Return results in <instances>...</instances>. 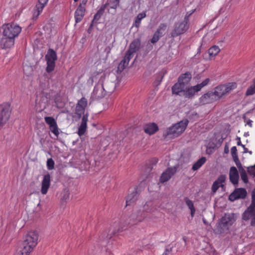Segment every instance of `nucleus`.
<instances>
[{"instance_id":"1","label":"nucleus","mask_w":255,"mask_h":255,"mask_svg":"<svg viewBox=\"0 0 255 255\" xmlns=\"http://www.w3.org/2000/svg\"><path fill=\"white\" fill-rule=\"evenodd\" d=\"M148 215L147 206L144 205L139 209H135L128 217L126 215H122L119 222H115L112 225L111 228L113 229L110 235L120 232L129 225L137 224L143 221L148 217Z\"/></svg>"},{"instance_id":"2","label":"nucleus","mask_w":255,"mask_h":255,"mask_svg":"<svg viewBox=\"0 0 255 255\" xmlns=\"http://www.w3.org/2000/svg\"><path fill=\"white\" fill-rule=\"evenodd\" d=\"M188 121L183 120L168 128L163 132V136L165 138L173 139L181 135L186 129Z\"/></svg>"},{"instance_id":"3","label":"nucleus","mask_w":255,"mask_h":255,"mask_svg":"<svg viewBox=\"0 0 255 255\" xmlns=\"http://www.w3.org/2000/svg\"><path fill=\"white\" fill-rule=\"evenodd\" d=\"M237 87V85L236 83L229 82L216 86L212 92L217 100H219L224 96L229 94L235 89Z\"/></svg>"},{"instance_id":"4","label":"nucleus","mask_w":255,"mask_h":255,"mask_svg":"<svg viewBox=\"0 0 255 255\" xmlns=\"http://www.w3.org/2000/svg\"><path fill=\"white\" fill-rule=\"evenodd\" d=\"M51 98V96L50 92H42L37 94L35 100L36 111L39 112L43 111L48 105Z\"/></svg>"},{"instance_id":"5","label":"nucleus","mask_w":255,"mask_h":255,"mask_svg":"<svg viewBox=\"0 0 255 255\" xmlns=\"http://www.w3.org/2000/svg\"><path fill=\"white\" fill-rule=\"evenodd\" d=\"M210 82L209 78H206L202 82L195 86L186 87L183 96L185 98L192 99L197 93L201 90L202 88L207 86Z\"/></svg>"},{"instance_id":"6","label":"nucleus","mask_w":255,"mask_h":255,"mask_svg":"<svg viewBox=\"0 0 255 255\" xmlns=\"http://www.w3.org/2000/svg\"><path fill=\"white\" fill-rule=\"evenodd\" d=\"M38 235L36 231H30L24 236L22 245L33 251L38 243Z\"/></svg>"},{"instance_id":"7","label":"nucleus","mask_w":255,"mask_h":255,"mask_svg":"<svg viewBox=\"0 0 255 255\" xmlns=\"http://www.w3.org/2000/svg\"><path fill=\"white\" fill-rule=\"evenodd\" d=\"M242 219L245 221L251 219V225L255 227V189L253 192L252 204L243 213Z\"/></svg>"},{"instance_id":"8","label":"nucleus","mask_w":255,"mask_h":255,"mask_svg":"<svg viewBox=\"0 0 255 255\" xmlns=\"http://www.w3.org/2000/svg\"><path fill=\"white\" fill-rule=\"evenodd\" d=\"M2 34L4 36H9L15 39L20 33L21 28L20 26L14 23H7L4 24L2 27Z\"/></svg>"},{"instance_id":"9","label":"nucleus","mask_w":255,"mask_h":255,"mask_svg":"<svg viewBox=\"0 0 255 255\" xmlns=\"http://www.w3.org/2000/svg\"><path fill=\"white\" fill-rule=\"evenodd\" d=\"M188 27V18L185 16L182 21L175 23L174 29L171 33V36L175 37L184 33L187 31Z\"/></svg>"},{"instance_id":"10","label":"nucleus","mask_w":255,"mask_h":255,"mask_svg":"<svg viewBox=\"0 0 255 255\" xmlns=\"http://www.w3.org/2000/svg\"><path fill=\"white\" fill-rule=\"evenodd\" d=\"M57 59V54L55 51L49 49L45 56L47 67L46 71L50 73L54 70L55 67V61Z\"/></svg>"},{"instance_id":"11","label":"nucleus","mask_w":255,"mask_h":255,"mask_svg":"<svg viewBox=\"0 0 255 255\" xmlns=\"http://www.w3.org/2000/svg\"><path fill=\"white\" fill-rule=\"evenodd\" d=\"M11 114L10 106L7 104L0 105V128L2 127L8 120Z\"/></svg>"},{"instance_id":"12","label":"nucleus","mask_w":255,"mask_h":255,"mask_svg":"<svg viewBox=\"0 0 255 255\" xmlns=\"http://www.w3.org/2000/svg\"><path fill=\"white\" fill-rule=\"evenodd\" d=\"M217 101L212 91H209L203 95L199 99V103L200 105H205L212 104Z\"/></svg>"},{"instance_id":"13","label":"nucleus","mask_w":255,"mask_h":255,"mask_svg":"<svg viewBox=\"0 0 255 255\" xmlns=\"http://www.w3.org/2000/svg\"><path fill=\"white\" fill-rule=\"evenodd\" d=\"M45 123L49 126L50 130L56 136L59 134V128L56 120L52 117H45Z\"/></svg>"},{"instance_id":"14","label":"nucleus","mask_w":255,"mask_h":255,"mask_svg":"<svg viewBox=\"0 0 255 255\" xmlns=\"http://www.w3.org/2000/svg\"><path fill=\"white\" fill-rule=\"evenodd\" d=\"M87 0H83L82 3H80L76 9L75 12V18L76 23L80 22L85 15V5Z\"/></svg>"},{"instance_id":"15","label":"nucleus","mask_w":255,"mask_h":255,"mask_svg":"<svg viewBox=\"0 0 255 255\" xmlns=\"http://www.w3.org/2000/svg\"><path fill=\"white\" fill-rule=\"evenodd\" d=\"M51 184V176L49 174L43 176L41 183V193L42 195L47 194Z\"/></svg>"},{"instance_id":"16","label":"nucleus","mask_w":255,"mask_h":255,"mask_svg":"<svg viewBox=\"0 0 255 255\" xmlns=\"http://www.w3.org/2000/svg\"><path fill=\"white\" fill-rule=\"evenodd\" d=\"M235 219L232 215H225V216L222 217L221 219V223L219 224L218 228L219 226L221 228L228 230L229 226H231L235 222Z\"/></svg>"},{"instance_id":"17","label":"nucleus","mask_w":255,"mask_h":255,"mask_svg":"<svg viewBox=\"0 0 255 255\" xmlns=\"http://www.w3.org/2000/svg\"><path fill=\"white\" fill-rule=\"evenodd\" d=\"M14 39L9 36H5L2 34L0 41V46L2 48H8L12 47L14 44Z\"/></svg>"},{"instance_id":"18","label":"nucleus","mask_w":255,"mask_h":255,"mask_svg":"<svg viewBox=\"0 0 255 255\" xmlns=\"http://www.w3.org/2000/svg\"><path fill=\"white\" fill-rule=\"evenodd\" d=\"M247 195L246 190L243 188L236 189L229 196V199L230 201H234L240 198H244Z\"/></svg>"},{"instance_id":"19","label":"nucleus","mask_w":255,"mask_h":255,"mask_svg":"<svg viewBox=\"0 0 255 255\" xmlns=\"http://www.w3.org/2000/svg\"><path fill=\"white\" fill-rule=\"evenodd\" d=\"M176 168L175 167L167 168L161 174L160 178V182L164 183L167 181L171 176L176 172Z\"/></svg>"},{"instance_id":"20","label":"nucleus","mask_w":255,"mask_h":255,"mask_svg":"<svg viewBox=\"0 0 255 255\" xmlns=\"http://www.w3.org/2000/svg\"><path fill=\"white\" fill-rule=\"evenodd\" d=\"M186 88L184 84H182L181 82L178 81L172 87V93L173 94L183 96Z\"/></svg>"},{"instance_id":"21","label":"nucleus","mask_w":255,"mask_h":255,"mask_svg":"<svg viewBox=\"0 0 255 255\" xmlns=\"http://www.w3.org/2000/svg\"><path fill=\"white\" fill-rule=\"evenodd\" d=\"M87 105V100L85 98H82L78 101L77 104L76 108V114L80 116L83 114Z\"/></svg>"},{"instance_id":"22","label":"nucleus","mask_w":255,"mask_h":255,"mask_svg":"<svg viewBox=\"0 0 255 255\" xmlns=\"http://www.w3.org/2000/svg\"><path fill=\"white\" fill-rule=\"evenodd\" d=\"M143 129L146 134L152 135L158 131V127L155 123H151L145 125Z\"/></svg>"},{"instance_id":"23","label":"nucleus","mask_w":255,"mask_h":255,"mask_svg":"<svg viewBox=\"0 0 255 255\" xmlns=\"http://www.w3.org/2000/svg\"><path fill=\"white\" fill-rule=\"evenodd\" d=\"M131 56L127 53L126 54L123 59L119 63L118 66L117 71L118 73L122 72L128 65Z\"/></svg>"},{"instance_id":"24","label":"nucleus","mask_w":255,"mask_h":255,"mask_svg":"<svg viewBox=\"0 0 255 255\" xmlns=\"http://www.w3.org/2000/svg\"><path fill=\"white\" fill-rule=\"evenodd\" d=\"M88 120V115H84L82 117L81 124L78 128V134L79 136L83 135L86 131Z\"/></svg>"},{"instance_id":"25","label":"nucleus","mask_w":255,"mask_h":255,"mask_svg":"<svg viewBox=\"0 0 255 255\" xmlns=\"http://www.w3.org/2000/svg\"><path fill=\"white\" fill-rule=\"evenodd\" d=\"M225 175H220L212 185V190L213 192H216L220 187H223L224 186L223 183L225 182Z\"/></svg>"},{"instance_id":"26","label":"nucleus","mask_w":255,"mask_h":255,"mask_svg":"<svg viewBox=\"0 0 255 255\" xmlns=\"http://www.w3.org/2000/svg\"><path fill=\"white\" fill-rule=\"evenodd\" d=\"M230 179L234 184H237L239 181V173L236 167L233 166L230 170Z\"/></svg>"},{"instance_id":"27","label":"nucleus","mask_w":255,"mask_h":255,"mask_svg":"<svg viewBox=\"0 0 255 255\" xmlns=\"http://www.w3.org/2000/svg\"><path fill=\"white\" fill-rule=\"evenodd\" d=\"M92 95L96 99H100L104 97L105 95V92L103 86H96L94 89Z\"/></svg>"},{"instance_id":"28","label":"nucleus","mask_w":255,"mask_h":255,"mask_svg":"<svg viewBox=\"0 0 255 255\" xmlns=\"http://www.w3.org/2000/svg\"><path fill=\"white\" fill-rule=\"evenodd\" d=\"M32 252V250L22 244L16 249L14 255H30Z\"/></svg>"},{"instance_id":"29","label":"nucleus","mask_w":255,"mask_h":255,"mask_svg":"<svg viewBox=\"0 0 255 255\" xmlns=\"http://www.w3.org/2000/svg\"><path fill=\"white\" fill-rule=\"evenodd\" d=\"M192 78L191 73L189 72L181 75L178 78V81L184 84L185 86L187 85L190 81Z\"/></svg>"},{"instance_id":"30","label":"nucleus","mask_w":255,"mask_h":255,"mask_svg":"<svg viewBox=\"0 0 255 255\" xmlns=\"http://www.w3.org/2000/svg\"><path fill=\"white\" fill-rule=\"evenodd\" d=\"M140 45V42L138 40H134L130 44L129 49L126 53L130 55L131 56L138 48Z\"/></svg>"},{"instance_id":"31","label":"nucleus","mask_w":255,"mask_h":255,"mask_svg":"<svg viewBox=\"0 0 255 255\" xmlns=\"http://www.w3.org/2000/svg\"><path fill=\"white\" fill-rule=\"evenodd\" d=\"M220 49L218 46L214 45L208 49V54L210 59L212 60L219 54Z\"/></svg>"},{"instance_id":"32","label":"nucleus","mask_w":255,"mask_h":255,"mask_svg":"<svg viewBox=\"0 0 255 255\" xmlns=\"http://www.w3.org/2000/svg\"><path fill=\"white\" fill-rule=\"evenodd\" d=\"M46 4H44L41 2H38V3L36 5L35 9L33 12V17L37 18L39 14L42 12L44 7Z\"/></svg>"},{"instance_id":"33","label":"nucleus","mask_w":255,"mask_h":255,"mask_svg":"<svg viewBox=\"0 0 255 255\" xmlns=\"http://www.w3.org/2000/svg\"><path fill=\"white\" fill-rule=\"evenodd\" d=\"M185 202L186 203V204L188 206V208L190 210L191 217H194L196 210H195V208H194V204H193L192 201H191L188 198H185Z\"/></svg>"},{"instance_id":"34","label":"nucleus","mask_w":255,"mask_h":255,"mask_svg":"<svg viewBox=\"0 0 255 255\" xmlns=\"http://www.w3.org/2000/svg\"><path fill=\"white\" fill-rule=\"evenodd\" d=\"M206 161V157H202L193 164L192 166V169L193 170H198L202 166V165H203L205 163Z\"/></svg>"},{"instance_id":"35","label":"nucleus","mask_w":255,"mask_h":255,"mask_svg":"<svg viewBox=\"0 0 255 255\" xmlns=\"http://www.w3.org/2000/svg\"><path fill=\"white\" fill-rule=\"evenodd\" d=\"M231 152L232 155V157L235 161L236 165L238 167H239V165H241L237 154V149L236 146H233L231 149Z\"/></svg>"},{"instance_id":"36","label":"nucleus","mask_w":255,"mask_h":255,"mask_svg":"<svg viewBox=\"0 0 255 255\" xmlns=\"http://www.w3.org/2000/svg\"><path fill=\"white\" fill-rule=\"evenodd\" d=\"M136 195L132 193L127 196L126 200V206L132 205L136 200Z\"/></svg>"},{"instance_id":"37","label":"nucleus","mask_w":255,"mask_h":255,"mask_svg":"<svg viewBox=\"0 0 255 255\" xmlns=\"http://www.w3.org/2000/svg\"><path fill=\"white\" fill-rule=\"evenodd\" d=\"M145 16L146 13L144 11L139 13L135 18L134 26L136 27H138L140 24L141 20Z\"/></svg>"},{"instance_id":"38","label":"nucleus","mask_w":255,"mask_h":255,"mask_svg":"<svg viewBox=\"0 0 255 255\" xmlns=\"http://www.w3.org/2000/svg\"><path fill=\"white\" fill-rule=\"evenodd\" d=\"M162 36V32H161L160 34H159L158 32L156 31L155 33L154 34L152 38L151 39V42L152 43H155L157 42L158 40L159 39V38Z\"/></svg>"},{"instance_id":"39","label":"nucleus","mask_w":255,"mask_h":255,"mask_svg":"<svg viewBox=\"0 0 255 255\" xmlns=\"http://www.w3.org/2000/svg\"><path fill=\"white\" fill-rule=\"evenodd\" d=\"M254 94H255V85H252L247 90L246 95L250 96Z\"/></svg>"},{"instance_id":"40","label":"nucleus","mask_w":255,"mask_h":255,"mask_svg":"<svg viewBox=\"0 0 255 255\" xmlns=\"http://www.w3.org/2000/svg\"><path fill=\"white\" fill-rule=\"evenodd\" d=\"M54 160L51 158H48L46 162V165L47 169L48 170H52L54 167Z\"/></svg>"},{"instance_id":"41","label":"nucleus","mask_w":255,"mask_h":255,"mask_svg":"<svg viewBox=\"0 0 255 255\" xmlns=\"http://www.w3.org/2000/svg\"><path fill=\"white\" fill-rule=\"evenodd\" d=\"M240 174L241 179L243 180V181L245 183H247L248 181V178L247 173L244 169H242V170L240 171Z\"/></svg>"},{"instance_id":"42","label":"nucleus","mask_w":255,"mask_h":255,"mask_svg":"<svg viewBox=\"0 0 255 255\" xmlns=\"http://www.w3.org/2000/svg\"><path fill=\"white\" fill-rule=\"evenodd\" d=\"M166 27H167V25L165 24H161L159 26L156 31L157 32H158L159 34H160L161 32H162V34H163V32H165V31L166 29Z\"/></svg>"},{"instance_id":"43","label":"nucleus","mask_w":255,"mask_h":255,"mask_svg":"<svg viewBox=\"0 0 255 255\" xmlns=\"http://www.w3.org/2000/svg\"><path fill=\"white\" fill-rule=\"evenodd\" d=\"M106 6H107L106 4L102 5L101 7L100 8V9L98 10L97 13L102 15L104 12L105 9H106Z\"/></svg>"},{"instance_id":"44","label":"nucleus","mask_w":255,"mask_h":255,"mask_svg":"<svg viewBox=\"0 0 255 255\" xmlns=\"http://www.w3.org/2000/svg\"><path fill=\"white\" fill-rule=\"evenodd\" d=\"M248 172L251 175L255 176V165L254 166L249 167Z\"/></svg>"},{"instance_id":"45","label":"nucleus","mask_w":255,"mask_h":255,"mask_svg":"<svg viewBox=\"0 0 255 255\" xmlns=\"http://www.w3.org/2000/svg\"><path fill=\"white\" fill-rule=\"evenodd\" d=\"M236 139L237 140V145H238L242 146L244 148V149H247V148L246 147H245V145H243L242 144L241 141V138L240 137L237 136L236 138Z\"/></svg>"},{"instance_id":"46","label":"nucleus","mask_w":255,"mask_h":255,"mask_svg":"<svg viewBox=\"0 0 255 255\" xmlns=\"http://www.w3.org/2000/svg\"><path fill=\"white\" fill-rule=\"evenodd\" d=\"M171 252V248H167L165 249L164 253L162 255H168Z\"/></svg>"},{"instance_id":"47","label":"nucleus","mask_w":255,"mask_h":255,"mask_svg":"<svg viewBox=\"0 0 255 255\" xmlns=\"http://www.w3.org/2000/svg\"><path fill=\"white\" fill-rule=\"evenodd\" d=\"M101 16H102V15L96 13L94 15V19L98 20L100 19V18L101 17Z\"/></svg>"},{"instance_id":"48","label":"nucleus","mask_w":255,"mask_h":255,"mask_svg":"<svg viewBox=\"0 0 255 255\" xmlns=\"http://www.w3.org/2000/svg\"><path fill=\"white\" fill-rule=\"evenodd\" d=\"M48 0H38V2H41L44 4H47Z\"/></svg>"},{"instance_id":"49","label":"nucleus","mask_w":255,"mask_h":255,"mask_svg":"<svg viewBox=\"0 0 255 255\" xmlns=\"http://www.w3.org/2000/svg\"><path fill=\"white\" fill-rule=\"evenodd\" d=\"M252 121L250 120L249 122L248 123V124L250 126V127H252Z\"/></svg>"},{"instance_id":"50","label":"nucleus","mask_w":255,"mask_h":255,"mask_svg":"<svg viewBox=\"0 0 255 255\" xmlns=\"http://www.w3.org/2000/svg\"><path fill=\"white\" fill-rule=\"evenodd\" d=\"M218 232L220 234H221V233H222L223 232V230H221V229H218Z\"/></svg>"},{"instance_id":"51","label":"nucleus","mask_w":255,"mask_h":255,"mask_svg":"<svg viewBox=\"0 0 255 255\" xmlns=\"http://www.w3.org/2000/svg\"><path fill=\"white\" fill-rule=\"evenodd\" d=\"M249 135V132H246L244 133V136H248Z\"/></svg>"},{"instance_id":"52","label":"nucleus","mask_w":255,"mask_h":255,"mask_svg":"<svg viewBox=\"0 0 255 255\" xmlns=\"http://www.w3.org/2000/svg\"><path fill=\"white\" fill-rule=\"evenodd\" d=\"M253 83H254L253 85H255V78L253 80Z\"/></svg>"},{"instance_id":"53","label":"nucleus","mask_w":255,"mask_h":255,"mask_svg":"<svg viewBox=\"0 0 255 255\" xmlns=\"http://www.w3.org/2000/svg\"><path fill=\"white\" fill-rule=\"evenodd\" d=\"M247 150H248V149H244V152H247Z\"/></svg>"},{"instance_id":"54","label":"nucleus","mask_w":255,"mask_h":255,"mask_svg":"<svg viewBox=\"0 0 255 255\" xmlns=\"http://www.w3.org/2000/svg\"><path fill=\"white\" fill-rule=\"evenodd\" d=\"M117 6H115V7H112V8H116Z\"/></svg>"},{"instance_id":"55","label":"nucleus","mask_w":255,"mask_h":255,"mask_svg":"<svg viewBox=\"0 0 255 255\" xmlns=\"http://www.w3.org/2000/svg\"><path fill=\"white\" fill-rule=\"evenodd\" d=\"M78 0H74V1L75 2H76V1H77Z\"/></svg>"},{"instance_id":"56","label":"nucleus","mask_w":255,"mask_h":255,"mask_svg":"<svg viewBox=\"0 0 255 255\" xmlns=\"http://www.w3.org/2000/svg\"><path fill=\"white\" fill-rule=\"evenodd\" d=\"M195 255H199L198 254H196Z\"/></svg>"},{"instance_id":"57","label":"nucleus","mask_w":255,"mask_h":255,"mask_svg":"<svg viewBox=\"0 0 255 255\" xmlns=\"http://www.w3.org/2000/svg\"><path fill=\"white\" fill-rule=\"evenodd\" d=\"M207 152L208 153V149H207Z\"/></svg>"}]
</instances>
